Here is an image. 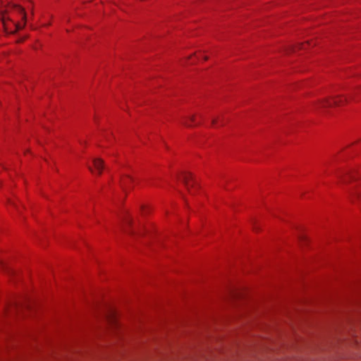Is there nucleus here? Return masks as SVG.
<instances>
[{"label": "nucleus", "mask_w": 361, "mask_h": 361, "mask_svg": "<svg viewBox=\"0 0 361 361\" xmlns=\"http://www.w3.org/2000/svg\"><path fill=\"white\" fill-rule=\"evenodd\" d=\"M0 23L6 34H13L26 24L24 8L11 0H0Z\"/></svg>", "instance_id": "obj_1"}, {"label": "nucleus", "mask_w": 361, "mask_h": 361, "mask_svg": "<svg viewBox=\"0 0 361 361\" xmlns=\"http://www.w3.org/2000/svg\"><path fill=\"white\" fill-rule=\"evenodd\" d=\"M347 101L342 97L325 98L319 100L317 104V109H322L334 106H341Z\"/></svg>", "instance_id": "obj_2"}, {"label": "nucleus", "mask_w": 361, "mask_h": 361, "mask_svg": "<svg viewBox=\"0 0 361 361\" xmlns=\"http://www.w3.org/2000/svg\"><path fill=\"white\" fill-rule=\"evenodd\" d=\"M123 231L127 234L134 236L137 232L133 228V222L131 218L129 216L124 217L122 225Z\"/></svg>", "instance_id": "obj_3"}, {"label": "nucleus", "mask_w": 361, "mask_h": 361, "mask_svg": "<svg viewBox=\"0 0 361 361\" xmlns=\"http://www.w3.org/2000/svg\"><path fill=\"white\" fill-rule=\"evenodd\" d=\"M338 178L343 183H348L349 180H355V176L351 171H341L337 174Z\"/></svg>", "instance_id": "obj_4"}, {"label": "nucleus", "mask_w": 361, "mask_h": 361, "mask_svg": "<svg viewBox=\"0 0 361 361\" xmlns=\"http://www.w3.org/2000/svg\"><path fill=\"white\" fill-rule=\"evenodd\" d=\"M183 181L185 183L187 189L190 192V188L193 186L192 176L190 173H185L182 177Z\"/></svg>", "instance_id": "obj_5"}, {"label": "nucleus", "mask_w": 361, "mask_h": 361, "mask_svg": "<svg viewBox=\"0 0 361 361\" xmlns=\"http://www.w3.org/2000/svg\"><path fill=\"white\" fill-rule=\"evenodd\" d=\"M133 182H134V178L129 175H126L121 179L120 184L121 188L126 190L128 185Z\"/></svg>", "instance_id": "obj_6"}, {"label": "nucleus", "mask_w": 361, "mask_h": 361, "mask_svg": "<svg viewBox=\"0 0 361 361\" xmlns=\"http://www.w3.org/2000/svg\"><path fill=\"white\" fill-rule=\"evenodd\" d=\"M93 164L95 171L98 172V174L100 175L102 172V170L104 169V161L103 160L100 159H93Z\"/></svg>", "instance_id": "obj_7"}, {"label": "nucleus", "mask_w": 361, "mask_h": 361, "mask_svg": "<svg viewBox=\"0 0 361 361\" xmlns=\"http://www.w3.org/2000/svg\"><path fill=\"white\" fill-rule=\"evenodd\" d=\"M0 269L4 270L8 274L13 272V271L9 267H8L4 262L1 261H0Z\"/></svg>", "instance_id": "obj_8"}, {"label": "nucleus", "mask_w": 361, "mask_h": 361, "mask_svg": "<svg viewBox=\"0 0 361 361\" xmlns=\"http://www.w3.org/2000/svg\"><path fill=\"white\" fill-rule=\"evenodd\" d=\"M353 195L357 197H361V185L358 188L355 190V191L353 192Z\"/></svg>", "instance_id": "obj_9"}, {"label": "nucleus", "mask_w": 361, "mask_h": 361, "mask_svg": "<svg viewBox=\"0 0 361 361\" xmlns=\"http://www.w3.org/2000/svg\"><path fill=\"white\" fill-rule=\"evenodd\" d=\"M212 123L213 125H216V123H217V119L213 118L212 121Z\"/></svg>", "instance_id": "obj_10"}, {"label": "nucleus", "mask_w": 361, "mask_h": 361, "mask_svg": "<svg viewBox=\"0 0 361 361\" xmlns=\"http://www.w3.org/2000/svg\"><path fill=\"white\" fill-rule=\"evenodd\" d=\"M183 125H185L187 127H190L191 126V125L190 123H188V122H186V121L183 122Z\"/></svg>", "instance_id": "obj_11"}, {"label": "nucleus", "mask_w": 361, "mask_h": 361, "mask_svg": "<svg viewBox=\"0 0 361 361\" xmlns=\"http://www.w3.org/2000/svg\"><path fill=\"white\" fill-rule=\"evenodd\" d=\"M189 119H190V121L191 122H193V121H195V117H194V116H190V117L189 118Z\"/></svg>", "instance_id": "obj_12"}, {"label": "nucleus", "mask_w": 361, "mask_h": 361, "mask_svg": "<svg viewBox=\"0 0 361 361\" xmlns=\"http://www.w3.org/2000/svg\"><path fill=\"white\" fill-rule=\"evenodd\" d=\"M50 24H51L50 23L47 22V24H44V26H49V25H50Z\"/></svg>", "instance_id": "obj_13"}, {"label": "nucleus", "mask_w": 361, "mask_h": 361, "mask_svg": "<svg viewBox=\"0 0 361 361\" xmlns=\"http://www.w3.org/2000/svg\"><path fill=\"white\" fill-rule=\"evenodd\" d=\"M50 24H51L50 23L47 22V24H44V26H49V25H50Z\"/></svg>", "instance_id": "obj_14"}, {"label": "nucleus", "mask_w": 361, "mask_h": 361, "mask_svg": "<svg viewBox=\"0 0 361 361\" xmlns=\"http://www.w3.org/2000/svg\"><path fill=\"white\" fill-rule=\"evenodd\" d=\"M88 168H89L90 171H91L92 172H93V170H92V167H91V166H88Z\"/></svg>", "instance_id": "obj_15"}]
</instances>
